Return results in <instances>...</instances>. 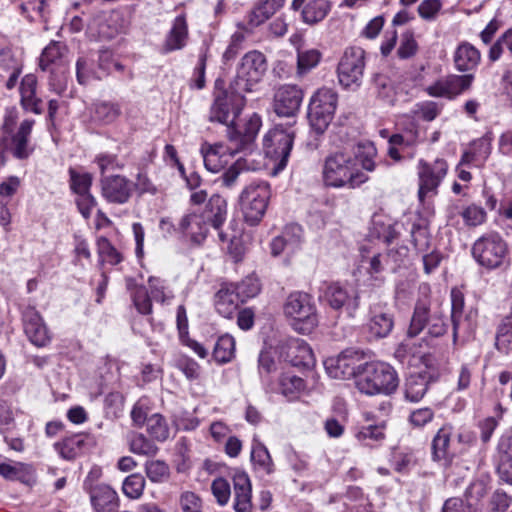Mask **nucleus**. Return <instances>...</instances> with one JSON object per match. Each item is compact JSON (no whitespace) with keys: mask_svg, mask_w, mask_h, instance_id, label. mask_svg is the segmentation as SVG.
I'll list each match as a JSON object with an SVG mask.
<instances>
[{"mask_svg":"<svg viewBox=\"0 0 512 512\" xmlns=\"http://www.w3.org/2000/svg\"><path fill=\"white\" fill-rule=\"evenodd\" d=\"M70 187L77 194L76 203L80 213L84 218L88 219L92 209L96 206L97 201L90 193L92 185V175L89 173H79L74 169L69 170Z\"/></svg>","mask_w":512,"mask_h":512,"instance_id":"nucleus-13","label":"nucleus"},{"mask_svg":"<svg viewBox=\"0 0 512 512\" xmlns=\"http://www.w3.org/2000/svg\"><path fill=\"white\" fill-rule=\"evenodd\" d=\"M284 314L290 318L294 330L301 334L310 333L317 325L316 307L313 298L305 292L291 293L283 306Z\"/></svg>","mask_w":512,"mask_h":512,"instance_id":"nucleus-4","label":"nucleus"},{"mask_svg":"<svg viewBox=\"0 0 512 512\" xmlns=\"http://www.w3.org/2000/svg\"><path fill=\"white\" fill-rule=\"evenodd\" d=\"M491 133H486L483 137L475 140L471 144V149L477 152V158L485 161L491 153Z\"/></svg>","mask_w":512,"mask_h":512,"instance_id":"nucleus-63","label":"nucleus"},{"mask_svg":"<svg viewBox=\"0 0 512 512\" xmlns=\"http://www.w3.org/2000/svg\"><path fill=\"white\" fill-rule=\"evenodd\" d=\"M67 47L61 43L52 41L48 46L44 48L39 59V67L41 70H51L54 73L53 66H61L64 61Z\"/></svg>","mask_w":512,"mask_h":512,"instance_id":"nucleus-33","label":"nucleus"},{"mask_svg":"<svg viewBox=\"0 0 512 512\" xmlns=\"http://www.w3.org/2000/svg\"><path fill=\"white\" fill-rule=\"evenodd\" d=\"M419 167V191L418 196L421 201L427 193L435 191L441 180L447 173L448 165L443 159H437L433 164L420 161Z\"/></svg>","mask_w":512,"mask_h":512,"instance_id":"nucleus-16","label":"nucleus"},{"mask_svg":"<svg viewBox=\"0 0 512 512\" xmlns=\"http://www.w3.org/2000/svg\"><path fill=\"white\" fill-rule=\"evenodd\" d=\"M46 1L45 0H24L20 4L22 14L26 15L31 21L36 17L46 19Z\"/></svg>","mask_w":512,"mask_h":512,"instance_id":"nucleus-51","label":"nucleus"},{"mask_svg":"<svg viewBox=\"0 0 512 512\" xmlns=\"http://www.w3.org/2000/svg\"><path fill=\"white\" fill-rule=\"evenodd\" d=\"M303 91L296 85L281 86L274 95V110L279 116L293 117L299 111Z\"/></svg>","mask_w":512,"mask_h":512,"instance_id":"nucleus-17","label":"nucleus"},{"mask_svg":"<svg viewBox=\"0 0 512 512\" xmlns=\"http://www.w3.org/2000/svg\"><path fill=\"white\" fill-rule=\"evenodd\" d=\"M497 472L501 480L512 485V436L500 444Z\"/></svg>","mask_w":512,"mask_h":512,"instance_id":"nucleus-38","label":"nucleus"},{"mask_svg":"<svg viewBox=\"0 0 512 512\" xmlns=\"http://www.w3.org/2000/svg\"><path fill=\"white\" fill-rule=\"evenodd\" d=\"M389 260L385 259V255L377 254L369 259V266L367 267V273L375 281L382 282L383 278L379 275L384 271V267L388 264Z\"/></svg>","mask_w":512,"mask_h":512,"instance_id":"nucleus-60","label":"nucleus"},{"mask_svg":"<svg viewBox=\"0 0 512 512\" xmlns=\"http://www.w3.org/2000/svg\"><path fill=\"white\" fill-rule=\"evenodd\" d=\"M187 36L186 19L183 15H180L175 18L172 29L165 40L164 51L170 52L183 48L186 44Z\"/></svg>","mask_w":512,"mask_h":512,"instance_id":"nucleus-34","label":"nucleus"},{"mask_svg":"<svg viewBox=\"0 0 512 512\" xmlns=\"http://www.w3.org/2000/svg\"><path fill=\"white\" fill-rule=\"evenodd\" d=\"M76 76L77 81L82 85L87 84L91 78H101V76L94 71L93 63L85 57H80L77 60Z\"/></svg>","mask_w":512,"mask_h":512,"instance_id":"nucleus-53","label":"nucleus"},{"mask_svg":"<svg viewBox=\"0 0 512 512\" xmlns=\"http://www.w3.org/2000/svg\"><path fill=\"white\" fill-rule=\"evenodd\" d=\"M101 194L109 203L125 204L133 192V183L122 175L103 176L100 180Z\"/></svg>","mask_w":512,"mask_h":512,"instance_id":"nucleus-15","label":"nucleus"},{"mask_svg":"<svg viewBox=\"0 0 512 512\" xmlns=\"http://www.w3.org/2000/svg\"><path fill=\"white\" fill-rule=\"evenodd\" d=\"M271 197L270 185L266 182L247 186L240 195V204L245 221L257 225L265 215Z\"/></svg>","mask_w":512,"mask_h":512,"instance_id":"nucleus-7","label":"nucleus"},{"mask_svg":"<svg viewBox=\"0 0 512 512\" xmlns=\"http://www.w3.org/2000/svg\"><path fill=\"white\" fill-rule=\"evenodd\" d=\"M129 448L134 454L154 456L158 447L141 433H133L129 438Z\"/></svg>","mask_w":512,"mask_h":512,"instance_id":"nucleus-46","label":"nucleus"},{"mask_svg":"<svg viewBox=\"0 0 512 512\" xmlns=\"http://www.w3.org/2000/svg\"><path fill=\"white\" fill-rule=\"evenodd\" d=\"M426 329L429 338H438L448 331V323L441 313H431L426 301H417L407 329V337L415 338Z\"/></svg>","mask_w":512,"mask_h":512,"instance_id":"nucleus-5","label":"nucleus"},{"mask_svg":"<svg viewBox=\"0 0 512 512\" xmlns=\"http://www.w3.org/2000/svg\"><path fill=\"white\" fill-rule=\"evenodd\" d=\"M267 69L265 56L258 51H251L244 55L237 69L234 86L238 92H250L258 83Z\"/></svg>","mask_w":512,"mask_h":512,"instance_id":"nucleus-9","label":"nucleus"},{"mask_svg":"<svg viewBox=\"0 0 512 512\" xmlns=\"http://www.w3.org/2000/svg\"><path fill=\"white\" fill-rule=\"evenodd\" d=\"M33 125V120H24L21 122L18 131L11 138L8 137L9 150L15 158L26 159L32 152L29 147V137Z\"/></svg>","mask_w":512,"mask_h":512,"instance_id":"nucleus-21","label":"nucleus"},{"mask_svg":"<svg viewBox=\"0 0 512 512\" xmlns=\"http://www.w3.org/2000/svg\"><path fill=\"white\" fill-rule=\"evenodd\" d=\"M428 389V379L422 374L410 375L405 383V397L411 402L420 401Z\"/></svg>","mask_w":512,"mask_h":512,"instance_id":"nucleus-39","label":"nucleus"},{"mask_svg":"<svg viewBox=\"0 0 512 512\" xmlns=\"http://www.w3.org/2000/svg\"><path fill=\"white\" fill-rule=\"evenodd\" d=\"M331 3L328 0H309L302 9V20L306 24L314 25L321 22L329 13Z\"/></svg>","mask_w":512,"mask_h":512,"instance_id":"nucleus-35","label":"nucleus"},{"mask_svg":"<svg viewBox=\"0 0 512 512\" xmlns=\"http://www.w3.org/2000/svg\"><path fill=\"white\" fill-rule=\"evenodd\" d=\"M147 432L157 441L168 439L170 429L166 419L158 413L152 414L147 418Z\"/></svg>","mask_w":512,"mask_h":512,"instance_id":"nucleus-45","label":"nucleus"},{"mask_svg":"<svg viewBox=\"0 0 512 512\" xmlns=\"http://www.w3.org/2000/svg\"><path fill=\"white\" fill-rule=\"evenodd\" d=\"M442 7L440 0H424L418 6V13L425 20H433Z\"/></svg>","mask_w":512,"mask_h":512,"instance_id":"nucleus-64","label":"nucleus"},{"mask_svg":"<svg viewBox=\"0 0 512 512\" xmlns=\"http://www.w3.org/2000/svg\"><path fill=\"white\" fill-rule=\"evenodd\" d=\"M294 132L275 127L264 137V151L267 157L278 161L277 170L286 167L293 146Z\"/></svg>","mask_w":512,"mask_h":512,"instance_id":"nucleus-12","label":"nucleus"},{"mask_svg":"<svg viewBox=\"0 0 512 512\" xmlns=\"http://www.w3.org/2000/svg\"><path fill=\"white\" fill-rule=\"evenodd\" d=\"M473 79L474 76L472 74L448 75L428 86L425 91L429 96L443 97L451 100L468 90L472 85Z\"/></svg>","mask_w":512,"mask_h":512,"instance_id":"nucleus-14","label":"nucleus"},{"mask_svg":"<svg viewBox=\"0 0 512 512\" xmlns=\"http://www.w3.org/2000/svg\"><path fill=\"white\" fill-rule=\"evenodd\" d=\"M244 105L243 93L238 92V89L234 86L231 87V91H217L209 111L208 120L226 125L230 129L231 126H234L235 119L240 115Z\"/></svg>","mask_w":512,"mask_h":512,"instance_id":"nucleus-6","label":"nucleus"},{"mask_svg":"<svg viewBox=\"0 0 512 512\" xmlns=\"http://www.w3.org/2000/svg\"><path fill=\"white\" fill-rule=\"evenodd\" d=\"M234 289L237 292L241 302L243 303L247 299L255 297L259 293L260 284L257 278L248 276L240 283L234 285Z\"/></svg>","mask_w":512,"mask_h":512,"instance_id":"nucleus-49","label":"nucleus"},{"mask_svg":"<svg viewBox=\"0 0 512 512\" xmlns=\"http://www.w3.org/2000/svg\"><path fill=\"white\" fill-rule=\"evenodd\" d=\"M452 428L444 426L434 436L432 441V455L435 461H443L450 464L452 458L460 452L451 443Z\"/></svg>","mask_w":512,"mask_h":512,"instance_id":"nucleus-19","label":"nucleus"},{"mask_svg":"<svg viewBox=\"0 0 512 512\" xmlns=\"http://www.w3.org/2000/svg\"><path fill=\"white\" fill-rule=\"evenodd\" d=\"M237 223L231 221L229 224V231H219V239L221 242H228V251L236 262L240 261L244 255V247L239 238V231L235 229Z\"/></svg>","mask_w":512,"mask_h":512,"instance_id":"nucleus-40","label":"nucleus"},{"mask_svg":"<svg viewBox=\"0 0 512 512\" xmlns=\"http://www.w3.org/2000/svg\"><path fill=\"white\" fill-rule=\"evenodd\" d=\"M235 353V340L226 334L218 338L213 349V357L218 363H227L232 360Z\"/></svg>","mask_w":512,"mask_h":512,"instance_id":"nucleus-43","label":"nucleus"},{"mask_svg":"<svg viewBox=\"0 0 512 512\" xmlns=\"http://www.w3.org/2000/svg\"><path fill=\"white\" fill-rule=\"evenodd\" d=\"M363 358V352L350 348L342 351L336 358L326 360L325 367L332 378L344 380L356 377L358 380L364 366Z\"/></svg>","mask_w":512,"mask_h":512,"instance_id":"nucleus-11","label":"nucleus"},{"mask_svg":"<svg viewBox=\"0 0 512 512\" xmlns=\"http://www.w3.org/2000/svg\"><path fill=\"white\" fill-rule=\"evenodd\" d=\"M24 332L35 346L43 347L50 341V335L40 314L32 307L23 312Z\"/></svg>","mask_w":512,"mask_h":512,"instance_id":"nucleus-18","label":"nucleus"},{"mask_svg":"<svg viewBox=\"0 0 512 512\" xmlns=\"http://www.w3.org/2000/svg\"><path fill=\"white\" fill-rule=\"evenodd\" d=\"M132 299L136 309L141 314H150L152 303L148 291L144 286H135L132 291Z\"/></svg>","mask_w":512,"mask_h":512,"instance_id":"nucleus-54","label":"nucleus"},{"mask_svg":"<svg viewBox=\"0 0 512 512\" xmlns=\"http://www.w3.org/2000/svg\"><path fill=\"white\" fill-rule=\"evenodd\" d=\"M202 216L215 230L223 231L221 227L227 217V201L218 194L212 195Z\"/></svg>","mask_w":512,"mask_h":512,"instance_id":"nucleus-27","label":"nucleus"},{"mask_svg":"<svg viewBox=\"0 0 512 512\" xmlns=\"http://www.w3.org/2000/svg\"><path fill=\"white\" fill-rule=\"evenodd\" d=\"M323 297L327 304L334 310H340L346 305L350 310V315H352L359 306L358 297L355 296L353 300H351L348 292L336 283L326 287Z\"/></svg>","mask_w":512,"mask_h":512,"instance_id":"nucleus-25","label":"nucleus"},{"mask_svg":"<svg viewBox=\"0 0 512 512\" xmlns=\"http://www.w3.org/2000/svg\"><path fill=\"white\" fill-rule=\"evenodd\" d=\"M251 461L253 465L266 474L274 471V465L268 449L259 441H255L251 450Z\"/></svg>","mask_w":512,"mask_h":512,"instance_id":"nucleus-41","label":"nucleus"},{"mask_svg":"<svg viewBox=\"0 0 512 512\" xmlns=\"http://www.w3.org/2000/svg\"><path fill=\"white\" fill-rule=\"evenodd\" d=\"M222 150V144H202L200 152L203 157L204 165L208 171L218 172L222 168L223 164L220 155Z\"/></svg>","mask_w":512,"mask_h":512,"instance_id":"nucleus-42","label":"nucleus"},{"mask_svg":"<svg viewBox=\"0 0 512 512\" xmlns=\"http://www.w3.org/2000/svg\"><path fill=\"white\" fill-rule=\"evenodd\" d=\"M471 254L481 267L495 270L508 263L509 248L500 234L490 232L482 235L473 243Z\"/></svg>","mask_w":512,"mask_h":512,"instance_id":"nucleus-3","label":"nucleus"},{"mask_svg":"<svg viewBox=\"0 0 512 512\" xmlns=\"http://www.w3.org/2000/svg\"><path fill=\"white\" fill-rule=\"evenodd\" d=\"M384 426L383 425H368L363 426L357 432L356 437L359 441L364 442L366 445H370L368 441H381L384 439Z\"/></svg>","mask_w":512,"mask_h":512,"instance_id":"nucleus-56","label":"nucleus"},{"mask_svg":"<svg viewBox=\"0 0 512 512\" xmlns=\"http://www.w3.org/2000/svg\"><path fill=\"white\" fill-rule=\"evenodd\" d=\"M145 471L147 477L152 482H161L163 479H165L169 474V467L168 465L160 460H153L148 461L145 464Z\"/></svg>","mask_w":512,"mask_h":512,"instance_id":"nucleus-55","label":"nucleus"},{"mask_svg":"<svg viewBox=\"0 0 512 512\" xmlns=\"http://www.w3.org/2000/svg\"><path fill=\"white\" fill-rule=\"evenodd\" d=\"M286 356L293 366H309L314 361L309 345L297 338L288 340Z\"/></svg>","mask_w":512,"mask_h":512,"instance_id":"nucleus-29","label":"nucleus"},{"mask_svg":"<svg viewBox=\"0 0 512 512\" xmlns=\"http://www.w3.org/2000/svg\"><path fill=\"white\" fill-rule=\"evenodd\" d=\"M211 490L220 505L227 504L230 497V485L224 478H217L212 482Z\"/></svg>","mask_w":512,"mask_h":512,"instance_id":"nucleus-59","label":"nucleus"},{"mask_svg":"<svg viewBox=\"0 0 512 512\" xmlns=\"http://www.w3.org/2000/svg\"><path fill=\"white\" fill-rule=\"evenodd\" d=\"M179 228L196 244L202 243L208 234V222L202 215L194 213L182 217Z\"/></svg>","mask_w":512,"mask_h":512,"instance_id":"nucleus-26","label":"nucleus"},{"mask_svg":"<svg viewBox=\"0 0 512 512\" xmlns=\"http://www.w3.org/2000/svg\"><path fill=\"white\" fill-rule=\"evenodd\" d=\"M376 151L371 143L358 144L357 151L352 155L344 151L329 154L323 164L322 177L326 186L354 189L368 181L366 171H373V157Z\"/></svg>","mask_w":512,"mask_h":512,"instance_id":"nucleus-1","label":"nucleus"},{"mask_svg":"<svg viewBox=\"0 0 512 512\" xmlns=\"http://www.w3.org/2000/svg\"><path fill=\"white\" fill-rule=\"evenodd\" d=\"M240 303L242 302L234 289V284L222 286L215 295V308L225 318H230Z\"/></svg>","mask_w":512,"mask_h":512,"instance_id":"nucleus-28","label":"nucleus"},{"mask_svg":"<svg viewBox=\"0 0 512 512\" xmlns=\"http://www.w3.org/2000/svg\"><path fill=\"white\" fill-rule=\"evenodd\" d=\"M234 510L236 512H251V483L244 472H236L233 476Z\"/></svg>","mask_w":512,"mask_h":512,"instance_id":"nucleus-20","label":"nucleus"},{"mask_svg":"<svg viewBox=\"0 0 512 512\" xmlns=\"http://www.w3.org/2000/svg\"><path fill=\"white\" fill-rule=\"evenodd\" d=\"M398 377L395 370L382 362H364L360 370L356 387L367 395L391 394L398 387Z\"/></svg>","mask_w":512,"mask_h":512,"instance_id":"nucleus-2","label":"nucleus"},{"mask_svg":"<svg viewBox=\"0 0 512 512\" xmlns=\"http://www.w3.org/2000/svg\"><path fill=\"white\" fill-rule=\"evenodd\" d=\"M87 436L84 434H75L65 438L63 441L55 444V449L60 456L66 460L75 459L83 450L86 444Z\"/></svg>","mask_w":512,"mask_h":512,"instance_id":"nucleus-37","label":"nucleus"},{"mask_svg":"<svg viewBox=\"0 0 512 512\" xmlns=\"http://www.w3.org/2000/svg\"><path fill=\"white\" fill-rule=\"evenodd\" d=\"M98 253L103 262L116 265L121 262L122 257L105 237H100L97 241Z\"/></svg>","mask_w":512,"mask_h":512,"instance_id":"nucleus-52","label":"nucleus"},{"mask_svg":"<svg viewBox=\"0 0 512 512\" xmlns=\"http://www.w3.org/2000/svg\"><path fill=\"white\" fill-rule=\"evenodd\" d=\"M120 114L117 104L100 102L95 104L94 117L103 123L113 122Z\"/></svg>","mask_w":512,"mask_h":512,"instance_id":"nucleus-50","label":"nucleus"},{"mask_svg":"<svg viewBox=\"0 0 512 512\" xmlns=\"http://www.w3.org/2000/svg\"><path fill=\"white\" fill-rule=\"evenodd\" d=\"M337 98V94L329 88H321L312 96L308 107V119L317 133H323L332 121Z\"/></svg>","mask_w":512,"mask_h":512,"instance_id":"nucleus-8","label":"nucleus"},{"mask_svg":"<svg viewBox=\"0 0 512 512\" xmlns=\"http://www.w3.org/2000/svg\"><path fill=\"white\" fill-rule=\"evenodd\" d=\"M90 499L96 512H115L118 507L117 493L106 484L92 487Z\"/></svg>","mask_w":512,"mask_h":512,"instance_id":"nucleus-23","label":"nucleus"},{"mask_svg":"<svg viewBox=\"0 0 512 512\" xmlns=\"http://www.w3.org/2000/svg\"><path fill=\"white\" fill-rule=\"evenodd\" d=\"M417 43L411 33H405L402 36L400 46L397 50V55L401 59H408L415 55L417 51Z\"/></svg>","mask_w":512,"mask_h":512,"instance_id":"nucleus-61","label":"nucleus"},{"mask_svg":"<svg viewBox=\"0 0 512 512\" xmlns=\"http://www.w3.org/2000/svg\"><path fill=\"white\" fill-rule=\"evenodd\" d=\"M462 217L468 226H477L485 221L486 212L482 208L472 205L462 212Z\"/></svg>","mask_w":512,"mask_h":512,"instance_id":"nucleus-62","label":"nucleus"},{"mask_svg":"<svg viewBox=\"0 0 512 512\" xmlns=\"http://www.w3.org/2000/svg\"><path fill=\"white\" fill-rule=\"evenodd\" d=\"M0 475L8 480H17L28 486L35 483V474L31 465L16 462L0 463Z\"/></svg>","mask_w":512,"mask_h":512,"instance_id":"nucleus-30","label":"nucleus"},{"mask_svg":"<svg viewBox=\"0 0 512 512\" xmlns=\"http://www.w3.org/2000/svg\"><path fill=\"white\" fill-rule=\"evenodd\" d=\"M365 68V52L360 47H349L344 51L337 72L340 84L345 88L359 87Z\"/></svg>","mask_w":512,"mask_h":512,"instance_id":"nucleus-10","label":"nucleus"},{"mask_svg":"<svg viewBox=\"0 0 512 512\" xmlns=\"http://www.w3.org/2000/svg\"><path fill=\"white\" fill-rule=\"evenodd\" d=\"M261 127V118L256 113H253L244 123L243 127L234 126L228 130V135L231 140H240L242 144L251 143L258 134Z\"/></svg>","mask_w":512,"mask_h":512,"instance_id":"nucleus-31","label":"nucleus"},{"mask_svg":"<svg viewBox=\"0 0 512 512\" xmlns=\"http://www.w3.org/2000/svg\"><path fill=\"white\" fill-rule=\"evenodd\" d=\"M481 59L480 52L470 43H461L454 54L455 66L459 71H470L477 67Z\"/></svg>","mask_w":512,"mask_h":512,"instance_id":"nucleus-32","label":"nucleus"},{"mask_svg":"<svg viewBox=\"0 0 512 512\" xmlns=\"http://www.w3.org/2000/svg\"><path fill=\"white\" fill-rule=\"evenodd\" d=\"M281 393L287 397L293 396L295 392L304 388L302 378L295 375L285 374L280 379Z\"/></svg>","mask_w":512,"mask_h":512,"instance_id":"nucleus-57","label":"nucleus"},{"mask_svg":"<svg viewBox=\"0 0 512 512\" xmlns=\"http://www.w3.org/2000/svg\"><path fill=\"white\" fill-rule=\"evenodd\" d=\"M145 487V479L141 474L135 473L129 475L123 482L122 490L124 494L131 498H139Z\"/></svg>","mask_w":512,"mask_h":512,"instance_id":"nucleus-48","label":"nucleus"},{"mask_svg":"<svg viewBox=\"0 0 512 512\" xmlns=\"http://www.w3.org/2000/svg\"><path fill=\"white\" fill-rule=\"evenodd\" d=\"M372 81L377 90L378 97L389 105H394L396 91L393 81L384 74H375Z\"/></svg>","mask_w":512,"mask_h":512,"instance_id":"nucleus-44","label":"nucleus"},{"mask_svg":"<svg viewBox=\"0 0 512 512\" xmlns=\"http://www.w3.org/2000/svg\"><path fill=\"white\" fill-rule=\"evenodd\" d=\"M321 58L318 50L311 49L306 51H298L297 73L299 75L306 74L312 68L316 67Z\"/></svg>","mask_w":512,"mask_h":512,"instance_id":"nucleus-47","label":"nucleus"},{"mask_svg":"<svg viewBox=\"0 0 512 512\" xmlns=\"http://www.w3.org/2000/svg\"><path fill=\"white\" fill-rule=\"evenodd\" d=\"M412 243L419 251H424L429 246L427 228L420 223H413L411 228Z\"/></svg>","mask_w":512,"mask_h":512,"instance_id":"nucleus-58","label":"nucleus"},{"mask_svg":"<svg viewBox=\"0 0 512 512\" xmlns=\"http://www.w3.org/2000/svg\"><path fill=\"white\" fill-rule=\"evenodd\" d=\"M394 327L393 315L387 312L374 314L368 323L369 334L374 339L387 337Z\"/></svg>","mask_w":512,"mask_h":512,"instance_id":"nucleus-36","label":"nucleus"},{"mask_svg":"<svg viewBox=\"0 0 512 512\" xmlns=\"http://www.w3.org/2000/svg\"><path fill=\"white\" fill-rule=\"evenodd\" d=\"M285 0H262L248 14V27L238 24L239 28L251 32L253 28L258 27L268 20L279 10Z\"/></svg>","mask_w":512,"mask_h":512,"instance_id":"nucleus-22","label":"nucleus"},{"mask_svg":"<svg viewBox=\"0 0 512 512\" xmlns=\"http://www.w3.org/2000/svg\"><path fill=\"white\" fill-rule=\"evenodd\" d=\"M37 78L33 74H27L22 78L20 84L21 105L35 114L43 112L42 99L36 96Z\"/></svg>","mask_w":512,"mask_h":512,"instance_id":"nucleus-24","label":"nucleus"}]
</instances>
